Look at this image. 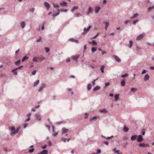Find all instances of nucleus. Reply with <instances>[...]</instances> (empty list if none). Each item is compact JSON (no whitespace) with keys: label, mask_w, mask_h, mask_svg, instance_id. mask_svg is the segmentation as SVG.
Listing matches in <instances>:
<instances>
[{"label":"nucleus","mask_w":154,"mask_h":154,"mask_svg":"<svg viewBox=\"0 0 154 154\" xmlns=\"http://www.w3.org/2000/svg\"><path fill=\"white\" fill-rule=\"evenodd\" d=\"M59 5H64L65 6H67V3L65 2H61L59 3Z\"/></svg>","instance_id":"obj_22"},{"label":"nucleus","mask_w":154,"mask_h":154,"mask_svg":"<svg viewBox=\"0 0 154 154\" xmlns=\"http://www.w3.org/2000/svg\"><path fill=\"white\" fill-rule=\"evenodd\" d=\"M125 80L123 79L122 81L121 82V86L124 87L125 86Z\"/></svg>","instance_id":"obj_21"},{"label":"nucleus","mask_w":154,"mask_h":154,"mask_svg":"<svg viewBox=\"0 0 154 154\" xmlns=\"http://www.w3.org/2000/svg\"><path fill=\"white\" fill-rule=\"evenodd\" d=\"M60 9V11H61L64 12H66L67 11V10L66 9L62 8V9Z\"/></svg>","instance_id":"obj_39"},{"label":"nucleus","mask_w":154,"mask_h":154,"mask_svg":"<svg viewBox=\"0 0 154 154\" xmlns=\"http://www.w3.org/2000/svg\"><path fill=\"white\" fill-rule=\"evenodd\" d=\"M106 26V27H108L109 25V23L108 22H106L104 23Z\"/></svg>","instance_id":"obj_56"},{"label":"nucleus","mask_w":154,"mask_h":154,"mask_svg":"<svg viewBox=\"0 0 154 154\" xmlns=\"http://www.w3.org/2000/svg\"><path fill=\"white\" fill-rule=\"evenodd\" d=\"M34 150H35L34 149L32 148V149H29V152L30 153H32V152H33L34 151Z\"/></svg>","instance_id":"obj_44"},{"label":"nucleus","mask_w":154,"mask_h":154,"mask_svg":"<svg viewBox=\"0 0 154 154\" xmlns=\"http://www.w3.org/2000/svg\"><path fill=\"white\" fill-rule=\"evenodd\" d=\"M133 41L131 40L129 41V44L128 45V47L131 48L132 45Z\"/></svg>","instance_id":"obj_33"},{"label":"nucleus","mask_w":154,"mask_h":154,"mask_svg":"<svg viewBox=\"0 0 154 154\" xmlns=\"http://www.w3.org/2000/svg\"><path fill=\"white\" fill-rule=\"evenodd\" d=\"M101 137L102 138H104V139H106L111 138H112V137H113V136H111V137H106L104 136H103V135H101Z\"/></svg>","instance_id":"obj_26"},{"label":"nucleus","mask_w":154,"mask_h":154,"mask_svg":"<svg viewBox=\"0 0 154 154\" xmlns=\"http://www.w3.org/2000/svg\"><path fill=\"white\" fill-rule=\"evenodd\" d=\"M20 127H18L17 128L16 131V132H17H17L18 131H19L20 129Z\"/></svg>","instance_id":"obj_64"},{"label":"nucleus","mask_w":154,"mask_h":154,"mask_svg":"<svg viewBox=\"0 0 154 154\" xmlns=\"http://www.w3.org/2000/svg\"><path fill=\"white\" fill-rule=\"evenodd\" d=\"M109 83L108 82H107L105 84V87H106L107 86H109Z\"/></svg>","instance_id":"obj_55"},{"label":"nucleus","mask_w":154,"mask_h":154,"mask_svg":"<svg viewBox=\"0 0 154 154\" xmlns=\"http://www.w3.org/2000/svg\"><path fill=\"white\" fill-rule=\"evenodd\" d=\"M48 151L47 150H44L42 151V152H40L39 153L37 154H48Z\"/></svg>","instance_id":"obj_12"},{"label":"nucleus","mask_w":154,"mask_h":154,"mask_svg":"<svg viewBox=\"0 0 154 154\" xmlns=\"http://www.w3.org/2000/svg\"><path fill=\"white\" fill-rule=\"evenodd\" d=\"M31 114L30 113L28 114L27 115V119L25 121V122H27L29 121L30 119Z\"/></svg>","instance_id":"obj_11"},{"label":"nucleus","mask_w":154,"mask_h":154,"mask_svg":"<svg viewBox=\"0 0 154 154\" xmlns=\"http://www.w3.org/2000/svg\"><path fill=\"white\" fill-rule=\"evenodd\" d=\"M97 50V48L93 47L91 48V52L92 53H93L94 52L96 51Z\"/></svg>","instance_id":"obj_28"},{"label":"nucleus","mask_w":154,"mask_h":154,"mask_svg":"<svg viewBox=\"0 0 154 154\" xmlns=\"http://www.w3.org/2000/svg\"><path fill=\"white\" fill-rule=\"evenodd\" d=\"M36 72V71L35 70H34L32 72V74L33 75H35Z\"/></svg>","instance_id":"obj_47"},{"label":"nucleus","mask_w":154,"mask_h":154,"mask_svg":"<svg viewBox=\"0 0 154 154\" xmlns=\"http://www.w3.org/2000/svg\"><path fill=\"white\" fill-rule=\"evenodd\" d=\"M78 9V6H74L72 9L71 10L72 12H73L75 11L76 9Z\"/></svg>","instance_id":"obj_32"},{"label":"nucleus","mask_w":154,"mask_h":154,"mask_svg":"<svg viewBox=\"0 0 154 154\" xmlns=\"http://www.w3.org/2000/svg\"><path fill=\"white\" fill-rule=\"evenodd\" d=\"M137 142L140 143L143 140V139L142 136L140 135L137 136Z\"/></svg>","instance_id":"obj_1"},{"label":"nucleus","mask_w":154,"mask_h":154,"mask_svg":"<svg viewBox=\"0 0 154 154\" xmlns=\"http://www.w3.org/2000/svg\"><path fill=\"white\" fill-rule=\"evenodd\" d=\"M45 48L46 53H48V52H49L50 51V49L49 48L45 47Z\"/></svg>","instance_id":"obj_46"},{"label":"nucleus","mask_w":154,"mask_h":154,"mask_svg":"<svg viewBox=\"0 0 154 154\" xmlns=\"http://www.w3.org/2000/svg\"><path fill=\"white\" fill-rule=\"evenodd\" d=\"M129 128L125 125L123 128V130L124 132H126L128 131Z\"/></svg>","instance_id":"obj_20"},{"label":"nucleus","mask_w":154,"mask_h":154,"mask_svg":"<svg viewBox=\"0 0 154 154\" xmlns=\"http://www.w3.org/2000/svg\"><path fill=\"white\" fill-rule=\"evenodd\" d=\"M42 37L41 36H40L39 39H38L36 40V42H39L41 41Z\"/></svg>","instance_id":"obj_51"},{"label":"nucleus","mask_w":154,"mask_h":154,"mask_svg":"<svg viewBox=\"0 0 154 154\" xmlns=\"http://www.w3.org/2000/svg\"><path fill=\"white\" fill-rule=\"evenodd\" d=\"M20 62H21L20 60H17V61L15 62V64L17 66L19 65V63H20Z\"/></svg>","instance_id":"obj_34"},{"label":"nucleus","mask_w":154,"mask_h":154,"mask_svg":"<svg viewBox=\"0 0 154 154\" xmlns=\"http://www.w3.org/2000/svg\"><path fill=\"white\" fill-rule=\"evenodd\" d=\"M70 139L69 138L66 139L64 137H62L61 138V140H63L64 142H66V141H67V142H69V140Z\"/></svg>","instance_id":"obj_25"},{"label":"nucleus","mask_w":154,"mask_h":154,"mask_svg":"<svg viewBox=\"0 0 154 154\" xmlns=\"http://www.w3.org/2000/svg\"><path fill=\"white\" fill-rule=\"evenodd\" d=\"M100 89V87L99 86H96L93 89L94 91H96L99 90Z\"/></svg>","instance_id":"obj_18"},{"label":"nucleus","mask_w":154,"mask_h":154,"mask_svg":"<svg viewBox=\"0 0 154 154\" xmlns=\"http://www.w3.org/2000/svg\"><path fill=\"white\" fill-rule=\"evenodd\" d=\"M100 8L99 7H97L95 8V11L96 13H97L99 11Z\"/></svg>","instance_id":"obj_24"},{"label":"nucleus","mask_w":154,"mask_h":154,"mask_svg":"<svg viewBox=\"0 0 154 154\" xmlns=\"http://www.w3.org/2000/svg\"><path fill=\"white\" fill-rule=\"evenodd\" d=\"M25 26V23L24 22H23L21 23V26L22 28H24V27Z\"/></svg>","instance_id":"obj_40"},{"label":"nucleus","mask_w":154,"mask_h":154,"mask_svg":"<svg viewBox=\"0 0 154 154\" xmlns=\"http://www.w3.org/2000/svg\"><path fill=\"white\" fill-rule=\"evenodd\" d=\"M100 112H103L105 113L107 112V111L104 109H101L100 110Z\"/></svg>","instance_id":"obj_36"},{"label":"nucleus","mask_w":154,"mask_h":154,"mask_svg":"<svg viewBox=\"0 0 154 154\" xmlns=\"http://www.w3.org/2000/svg\"><path fill=\"white\" fill-rule=\"evenodd\" d=\"M39 83V80H37L35 82H34V87H36L37 86V85H38V84Z\"/></svg>","instance_id":"obj_23"},{"label":"nucleus","mask_w":154,"mask_h":154,"mask_svg":"<svg viewBox=\"0 0 154 154\" xmlns=\"http://www.w3.org/2000/svg\"><path fill=\"white\" fill-rule=\"evenodd\" d=\"M98 35H99V33H97L95 36L91 38V39L94 38H96V37H97Z\"/></svg>","instance_id":"obj_60"},{"label":"nucleus","mask_w":154,"mask_h":154,"mask_svg":"<svg viewBox=\"0 0 154 154\" xmlns=\"http://www.w3.org/2000/svg\"><path fill=\"white\" fill-rule=\"evenodd\" d=\"M90 43H91L94 45H96L97 44V42L94 40H93Z\"/></svg>","instance_id":"obj_31"},{"label":"nucleus","mask_w":154,"mask_h":154,"mask_svg":"<svg viewBox=\"0 0 154 154\" xmlns=\"http://www.w3.org/2000/svg\"><path fill=\"white\" fill-rule=\"evenodd\" d=\"M85 119H87L88 118V114L87 113H85Z\"/></svg>","instance_id":"obj_62"},{"label":"nucleus","mask_w":154,"mask_h":154,"mask_svg":"<svg viewBox=\"0 0 154 154\" xmlns=\"http://www.w3.org/2000/svg\"><path fill=\"white\" fill-rule=\"evenodd\" d=\"M154 9V5L152 6L149 7L147 9V12H149L151 11L153 9Z\"/></svg>","instance_id":"obj_10"},{"label":"nucleus","mask_w":154,"mask_h":154,"mask_svg":"<svg viewBox=\"0 0 154 154\" xmlns=\"http://www.w3.org/2000/svg\"><path fill=\"white\" fill-rule=\"evenodd\" d=\"M113 57L114 58L115 60L117 62H120V59L118 57L116 56L115 55H114L113 56Z\"/></svg>","instance_id":"obj_13"},{"label":"nucleus","mask_w":154,"mask_h":154,"mask_svg":"<svg viewBox=\"0 0 154 154\" xmlns=\"http://www.w3.org/2000/svg\"><path fill=\"white\" fill-rule=\"evenodd\" d=\"M47 146V145H45L44 146H42V148L43 149H45Z\"/></svg>","instance_id":"obj_59"},{"label":"nucleus","mask_w":154,"mask_h":154,"mask_svg":"<svg viewBox=\"0 0 154 154\" xmlns=\"http://www.w3.org/2000/svg\"><path fill=\"white\" fill-rule=\"evenodd\" d=\"M149 78V76L148 74H146L143 78V81L146 82L148 80Z\"/></svg>","instance_id":"obj_5"},{"label":"nucleus","mask_w":154,"mask_h":154,"mask_svg":"<svg viewBox=\"0 0 154 154\" xmlns=\"http://www.w3.org/2000/svg\"><path fill=\"white\" fill-rule=\"evenodd\" d=\"M100 153H101L100 150V149H99L97 150V152L96 153V154H98Z\"/></svg>","instance_id":"obj_57"},{"label":"nucleus","mask_w":154,"mask_h":154,"mask_svg":"<svg viewBox=\"0 0 154 154\" xmlns=\"http://www.w3.org/2000/svg\"><path fill=\"white\" fill-rule=\"evenodd\" d=\"M131 91L132 92H135L137 91V89L134 88H132Z\"/></svg>","instance_id":"obj_42"},{"label":"nucleus","mask_w":154,"mask_h":154,"mask_svg":"<svg viewBox=\"0 0 154 154\" xmlns=\"http://www.w3.org/2000/svg\"><path fill=\"white\" fill-rule=\"evenodd\" d=\"M115 100H118L119 98V95L118 94H116L114 96Z\"/></svg>","instance_id":"obj_35"},{"label":"nucleus","mask_w":154,"mask_h":154,"mask_svg":"<svg viewBox=\"0 0 154 154\" xmlns=\"http://www.w3.org/2000/svg\"><path fill=\"white\" fill-rule=\"evenodd\" d=\"M58 133L57 132H55V131L54 132V133L53 134V135L54 136H57L58 134Z\"/></svg>","instance_id":"obj_54"},{"label":"nucleus","mask_w":154,"mask_h":154,"mask_svg":"<svg viewBox=\"0 0 154 154\" xmlns=\"http://www.w3.org/2000/svg\"><path fill=\"white\" fill-rule=\"evenodd\" d=\"M138 21V20H135L133 21V23L134 24H135Z\"/></svg>","instance_id":"obj_63"},{"label":"nucleus","mask_w":154,"mask_h":154,"mask_svg":"<svg viewBox=\"0 0 154 154\" xmlns=\"http://www.w3.org/2000/svg\"><path fill=\"white\" fill-rule=\"evenodd\" d=\"M92 11V9L91 7H90L88 9V11L89 13H91Z\"/></svg>","instance_id":"obj_43"},{"label":"nucleus","mask_w":154,"mask_h":154,"mask_svg":"<svg viewBox=\"0 0 154 154\" xmlns=\"http://www.w3.org/2000/svg\"><path fill=\"white\" fill-rule=\"evenodd\" d=\"M138 14H135L133 16L131 17V19H134L137 17V16H138Z\"/></svg>","instance_id":"obj_27"},{"label":"nucleus","mask_w":154,"mask_h":154,"mask_svg":"<svg viewBox=\"0 0 154 154\" xmlns=\"http://www.w3.org/2000/svg\"><path fill=\"white\" fill-rule=\"evenodd\" d=\"M87 45H84V51L83 52H84L87 49Z\"/></svg>","instance_id":"obj_52"},{"label":"nucleus","mask_w":154,"mask_h":154,"mask_svg":"<svg viewBox=\"0 0 154 154\" xmlns=\"http://www.w3.org/2000/svg\"><path fill=\"white\" fill-rule=\"evenodd\" d=\"M60 13V9H58L57 10V12L56 13H53L52 14V16H53V17H55L56 16H57Z\"/></svg>","instance_id":"obj_14"},{"label":"nucleus","mask_w":154,"mask_h":154,"mask_svg":"<svg viewBox=\"0 0 154 154\" xmlns=\"http://www.w3.org/2000/svg\"><path fill=\"white\" fill-rule=\"evenodd\" d=\"M145 35V33H142V34H141L139 35L136 38L137 40H140L142 39H143Z\"/></svg>","instance_id":"obj_3"},{"label":"nucleus","mask_w":154,"mask_h":154,"mask_svg":"<svg viewBox=\"0 0 154 154\" xmlns=\"http://www.w3.org/2000/svg\"><path fill=\"white\" fill-rule=\"evenodd\" d=\"M115 153H117L118 154H122L121 153H119V150H116V151H115Z\"/></svg>","instance_id":"obj_61"},{"label":"nucleus","mask_w":154,"mask_h":154,"mask_svg":"<svg viewBox=\"0 0 154 154\" xmlns=\"http://www.w3.org/2000/svg\"><path fill=\"white\" fill-rule=\"evenodd\" d=\"M103 143L105 144L106 145H108L109 144V143L108 142L105 141L104 140H103Z\"/></svg>","instance_id":"obj_45"},{"label":"nucleus","mask_w":154,"mask_h":154,"mask_svg":"<svg viewBox=\"0 0 154 154\" xmlns=\"http://www.w3.org/2000/svg\"><path fill=\"white\" fill-rule=\"evenodd\" d=\"M10 130H11V134H17L16 131L14 126H13L11 127L10 128Z\"/></svg>","instance_id":"obj_2"},{"label":"nucleus","mask_w":154,"mask_h":154,"mask_svg":"<svg viewBox=\"0 0 154 154\" xmlns=\"http://www.w3.org/2000/svg\"><path fill=\"white\" fill-rule=\"evenodd\" d=\"M36 118L38 119L39 121H41V118L39 114H35Z\"/></svg>","instance_id":"obj_17"},{"label":"nucleus","mask_w":154,"mask_h":154,"mask_svg":"<svg viewBox=\"0 0 154 154\" xmlns=\"http://www.w3.org/2000/svg\"><path fill=\"white\" fill-rule=\"evenodd\" d=\"M97 118V117L95 116H94L93 118H92V119H90V121H91L93 120H94L96 119Z\"/></svg>","instance_id":"obj_58"},{"label":"nucleus","mask_w":154,"mask_h":154,"mask_svg":"<svg viewBox=\"0 0 154 154\" xmlns=\"http://www.w3.org/2000/svg\"><path fill=\"white\" fill-rule=\"evenodd\" d=\"M137 135H134L131 136V140L132 141L134 140L135 139H137Z\"/></svg>","instance_id":"obj_15"},{"label":"nucleus","mask_w":154,"mask_h":154,"mask_svg":"<svg viewBox=\"0 0 154 154\" xmlns=\"http://www.w3.org/2000/svg\"><path fill=\"white\" fill-rule=\"evenodd\" d=\"M44 5L47 10L49 9L50 7V5L47 2H45Z\"/></svg>","instance_id":"obj_9"},{"label":"nucleus","mask_w":154,"mask_h":154,"mask_svg":"<svg viewBox=\"0 0 154 154\" xmlns=\"http://www.w3.org/2000/svg\"><path fill=\"white\" fill-rule=\"evenodd\" d=\"M128 75V73H125V74H123L122 75L121 77L122 78H124L125 77L127 76Z\"/></svg>","instance_id":"obj_41"},{"label":"nucleus","mask_w":154,"mask_h":154,"mask_svg":"<svg viewBox=\"0 0 154 154\" xmlns=\"http://www.w3.org/2000/svg\"><path fill=\"white\" fill-rule=\"evenodd\" d=\"M44 59H45L44 57H40L39 58V61H41L43 60Z\"/></svg>","instance_id":"obj_50"},{"label":"nucleus","mask_w":154,"mask_h":154,"mask_svg":"<svg viewBox=\"0 0 154 154\" xmlns=\"http://www.w3.org/2000/svg\"><path fill=\"white\" fill-rule=\"evenodd\" d=\"M98 78H97L96 79H94L93 81L92 82V83L93 85H95V81L96 80H97L98 79Z\"/></svg>","instance_id":"obj_48"},{"label":"nucleus","mask_w":154,"mask_h":154,"mask_svg":"<svg viewBox=\"0 0 154 154\" xmlns=\"http://www.w3.org/2000/svg\"><path fill=\"white\" fill-rule=\"evenodd\" d=\"M53 5L54 7L55 8L58 9L59 8V6L57 5H56V4H54V3H53Z\"/></svg>","instance_id":"obj_37"},{"label":"nucleus","mask_w":154,"mask_h":154,"mask_svg":"<svg viewBox=\"0 0 154 154\" xmlns=\"http://www.w3.org/2000/svg\"><path fill=\"white\" fill-rule=\"evenodd\" d=\"M79 55H78L76 56H73L71 57V58L73 60L77 62V59L79 58Z\"/></svg>","instance_id":"obj_7"},{"label":"nucleus","mask_w":154,"mask_h":154,"mask_svg":"<svg viewBox=\"0 0 154 154\" xmlns=\"http://www.w3.org/2000/svg\"><path fill=\"white\" fill-rule=\"evenodd\" d=\"M147 72V71L146 70H143L142 72V74H145L146 72Z\"/></svg>","instance_id":"obj_49"},{"label":"nucleus","mask_w":154,"mask_h":154,"mask_svg":"<svg viewBox=\"0 0 154 154\" xmlns=\"http://www.w3.org/2000/svg\"><path fill=\"white\" fill-rule=\"evenodd\" d=\"M91 26H89L87 28H85L84 29V32H85L86 31H88L89 30V29L91 28Z\"/></svg>","instance_id":"obj_29"},{"label":"nucleus","mask_w":154,"mask_h":154,"mask_svg":"<svg viewBox=\"0 0 154 154\" xmlns=\"http://www.w3.org/2000/svg\"><path fill=\"white\" fill-rule=\"evenodd\" d=\"M45 85L44 83H43L39 89L38 91L39 92L43 90L44 88L45 87Z\"/></svg>","instance_id":"obj_6"},{"label":"nucleus","mask_w":154,"mask_h":154,"mask_svg":"<svg viewBox=\"0 0 154 154\" xmlns=\"http://www.w3.org/2000/svg\"><path fill=\"white\" fill-rule=\"evenodd\" d=\"M139 146L140 147H145L149 146V145L147 143H140L139 144Z\"/></svg>","instance_id":"obj_4"},{"label":"nucleus","mask_w":154,"mask_h":154,"mask_svg":"<svg viewBox=\"0 0 154 154\" xmlns=\"http://www.w3.org/2000/svg\"><path fill=\"white\" fill-rule=\"evenodd\" d=\"M69 131L68 129H66L65 128H63L62 129L61 133L62 134L66 133Z\"/></svg>","instance_id":"obj_8"},{"label":"nucleus","mask_w":154,"mask_h":154,"mask_svg":"<svg viewBox=\"0 0 154 154\" xmlns=\"http://www.w3.org/2000/svg\"><path fill=\"white\" fill-rule=\"evenodd\" d=\"M32 61L34 62H38L37 60V58L36 57H34L32 59Z\"/></svg>","instance_id":"obj_53"},{"label":"nucleus","mask_w":154,"mask_h":154,"mask_svg":"<svg viewBox=\"0 0 154 154\" xmlns=\"http://www.w3.org/2000/svg\"><path fill=\"white\" fill-rule=\"evenodd\" d=\"M23 67V66H20L19 67H17V68L15 69H13L12 70V72H13L14 71H15L17 70V69H20L22 67Z\"/></svg>","instance_id":"obj_30"},{"label":"nucleus","mask_w":154,"mask_h":154,"mask_svg":"<svg viewBox=\"0 0 154 154\" xmlns=\"http://www.w3.org/2000/svg\"><path fill=\"white\" fill-rule=\"evenodd\" d=\"M29 58V57L27 56H24L22 60V61L23 62L24 61L26 60Z\"/></svg>","instance_id":"obj_19"},{"label":"nucleus","mask_w":154,"mask_h":154,"mask_svg":"<svg viewBox=\"0 0 154 154\" xmlns=\"http://www.w3.org/2000/svg\"><path fill=\"white\" fill-rule=\"evenodd\" d=\"M92 85L91 84H89L87 86V89L88 91H90L91 89Z\"/></svg>","instance_id":"obj_16"},{"label":"nucleus","mask_w":154,"mask_h":154,"mask_svg":"<svg viewBox=\"0 0 154 154\" xmlns=\"http://www.w3.org/2000/svg\"><path fill=\"white\" fill-rule=\"evenodd\" d=\"M104 66L102 65L101 66L100 70L102 72H104L103 70H104Z\"/></svg>","instance_id":"obj_38"}]
</instances>
